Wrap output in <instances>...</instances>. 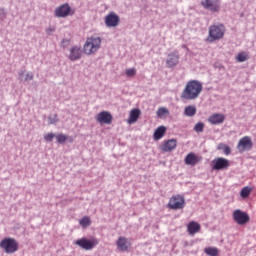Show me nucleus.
<instances>
[{"label":"nucleus","mask_w":256,"mask_h":256,"mask_svg":"<svg viewBox=\"0 0 256 256\" xmlns=\"http://www.w3.org/2000/svg\"><path fill=\"white\" fill-rule=\"evenodd\" d=\"M202 81L198 79H191L187 81V84L181 94V99H198L203 91Z\"/></svg>","instance_id":"obj_1"},{"label":"nucleus","mask_w":256,"mask_h":256,"mask_svg":"<svg viewBox=\"0 0 256 256\" xmlns=\"http://www.w3.org/2000/svg\"><path fill=\"white\" fill-rule=\"evenodd\" d=\"M225 31L226 27L225 25H223V23H218L217 25H210L207 41H209V43H213L214 41H219L220 39H223Z\"/></svg>","instance_id":"obj_2"},{"label":"nucleus","mask_w":256,"mask_h":256,"mask_svg":"<svg viewBox=\"0 0 256 256\" xmlns=\"http://www.w3.org/2000/svg\"><path fill=\"white\" fill-rule=\"evenodd\" d=\"M102 43L101 37H87L83 50L87 55H91L92 53H96L98 49H100Z\"/></svg>","instance_id":"obj_3"},{"label":"nucleus","mask_w":256,"mask_h":256,"mask_svg":"<svg viewBox=\"0 0 256 256\" xmlns=\"http://www.w3.org/2000/svg\"><path fill=\"white\" fill-rule=\"evenodd\" d=\"M0 248H2L6 254H14L19 250V244L15 238H4L0 242Z\"/></svg>","instance_id":"obj_4"},{"label":"nucleus","mask_w":256,"mask_h":256,"mask_svg":"<svg viewBox=\"0 0 256 256\" xmlns=\"http://www.w3.org/2000/svg\"><path fill=\"white\" fill-rule=\"evenodd\" d=\"M185 206L186 200L185 197L182 196L181 194H175L174 196H171L167 204V207L170 210H183Z\"/></svg>","instance_id":"obj_5"},{"label":"nucleus","mask_w":256,"mask_h":256,"mask_svg":"<svg viewBox=\"0 0 256 256\" xmlns=\"http://www.w3.org/2000/svg\"><path fill=\"white\" fill-rule=\"evenodd\" d=\"M75 244L84 250H93L95 246H98L99 240L97 238H92L91 240L88 238H80L79 240H76Z\"/></svg>","instance_id":"obj_6"},{"label":"nucleus","mask_w":256,"mask_h":256,"mask_svg":"<svg viewBox=\"0 0 256 256\" xmlns=\"http://www.w3.org/2000/svg\"><path fill=\"white\" fill-rule=\"evenodd\" d=\"M233 220L236 224L240 226H244L250 222V216L247 212H243L242 210H234L233 212Z\"/></svg>","instance_id":"obj_7"},{"label":"nucleus","mask_w":256,"mask_h":256,"mask_svg":"<svg viewBox=\"0 0 256 256\" xmlns=\"http://www.w3.org/2000/svg\"><path fill=\"white\" fill-rule=\"evenodd\" d=\"M253 142L250 136H244L241 138L237 145V150L241 153L252 150Z\"/></svg>","instance_id":"obj_8"},{"label":"nucleus","mask_w":256,"mask_h":256,"mask_svg":"<svg viewBox=\"0 0 256 256\" xmlns=\"http://www.w3.org/2000/svg\"><path fill=\"white\" fill-rule=\"evenodd\" d=\"M75 11L71 9L69 3H64L55 9V15L57 17H67L68 15H73Z\"/></svg>","instance_id":"obj_9"},{"label":"nucleus","mask_w":256,"mask_h":256,"mask_svg":"<svg viewBox=\"0 0 256 256\" xmlns=\"http://www.w3.org/2000/svg\"><path fill=\"white\" fill-rule=\"evenodd\" d=\"M212 164L213 170H227L229 166H231V163L227 158H215Z\"/></svg>","instance_id":"obj_10"},{"label":"nucleus","mask_w":256,"mask_h":256,"mask_svg":"<svg viewBox=\"0 0 256 256\" xmlns=\"http://www.w3.org/2000/svg\"><path fill=\"white\" fill-rule=\"evenodd\" d=\"M116 246L120 252H128L129 248L132 246V243L129 242L126 236H119L116 242Z\"/></svg>","instance_id":"obj_11"},{"label":"nucleus","mask_w":256,"mask_h":256,"mask_svg":"<svg viewBox=\"0 0 256 256\" xmlns=\"http://www.w3.org/2000/svg\"><path fill=\"white\" fill-rule=\"evenodd\" d=\"M105 23L107 27H117L120 23V17L115 12L108 13L105 16Z\"/></svg>","instance_id":"obj_12"},{"label":"nucleus","mask_w":256,"mask_h":256,"mask_svg":"<svg viewBox=\"0 0 256 256\" xmlns=\"http://www.w3.org/2000/svg\"><path fill=\"white\" fill-rule=\"evenodd\" d=\"M178 141L176 139L165 140L160 146L162 152H172L177 148Z\"/></svg>","instance_id":"obj_13"},{"label":"nucleus","mask_w":256,"mask_h":256,"mask_svg":"<svg viewBox=\"0 0 256 256\" xmlns=\"http://www.w3.org/2000/svg\"><path fill=\"white\" fill-rule=\"evenodd\" d=\"M201 5L205 9H210V11H219L221 8L219 0H203L201 1Z\"/></svg>","instance_id":"obj_14"},{"label":"nucleus","mask_w":256,"mask_h":256,"mask_svg":"<svg viewBox=\"0 0 256 256\" xmlns=\"http://www.w3.org/2000/svg\"><path fill=\"white\" fill-rule=\"evenodd\" d=\"M180 60V55L178 51H172V53L168 54V58L166 59V65L167 67H175V65H178Z\"/></svg>","instance_id":"obj_15"},{"label":"nucleus","mask_w":256,"mask_h":256,"mask_svg":"<svg viewBox=\"0 0 256 256\" xmlns=\"http://www.w3.org/2000/svg\"><path fill=\"white\" fill-rule=\"evenodd\" d=\"M82 49L78 45H74L73 47L70 48V52L68 55V58L71 59L72 61H76L77 59H80L82 57Z\"/></svg>","instance_id":"obj_16"},{"label":"nucleus","mask_w":256,"mask_h":256,"mask_svg":"<svg viewBox=\"0 0 256 256\" xmlns=\"http://www.w3.org/2000/svg\"><path fill=\"white\" fill-rule=\"evenodd\" d=\"M113 116L110 112H100L97 115V122L99 124H112Z\"/></svg>","instance_id":"obj_17"},{"label":"nucleus","mask_w":256,"mask_h":256,"mask_svg":"<svg viewBox=\"0 0 256 256\" xmlns=\"http://www.w3.org/2000/svg\"><path fill=\"white\" fill-rule=\"evenodd\" d=\"M201 160V157L196 156V154H194L193 152H190V154H187L185 158V164H187V166H196L197 164H199V162H201Z\"/></svg>","instance_id":"obj_18"},{"label":"nucleus","mask_w":256,"mask_h":256,"mask_svg":"<svg viewBox=\"0 0 256 256\" xmlns=\"http://www.w3.org/2000/svg\"><path fill=\"white\" fill-rule=\"evenodd\" d=\"M200 230H201V224H199V222H195V221L189 222L187 226L188 234H190L191 236H194L195 234H198Z\"/></svg>","instance_id":"obj_19"},{"label":"nucleus","mask_w":256,"mask_h":256,"mask_svg":"<svg viewBox=\"0 0 256 256\" xmlns=\"http://www.w3.org/2000/svg\"><path fill=\"white\" fill-rule=\"evenodd\" d=\"M208 122L213 125L223 124V122H225V116L224 114H212V116L208 118Z\"/></svg>","instance_id":"obj_20"},{"label":"nucleus","mask_w":256,"mask_h":256,"mask_svg":"<svg viewBox=\"0 0 256 256\" xmlns=\"http://www.w3.org/2000/svg\"><path fill=\"white\" fill-rule=\"evenodd\" d=\"M141 115V110H138V108H134V110H131L129 118H128V124H135L138 122Z\"/></svg>","instance_id":"obj_21"},{"label":"nucleus","mask_w":256,"mask_h":256,"mask_svg":"<svg viewBox=\"0 0 256 256\" xmlns=\"http://www.w3.org/2000/svg\"><path fill=\"white\" fill-rule=\"evenodd\" d=\"M166 132L167 128L165 126H159L154 132V140H161V138H164Z\"/></svg>","instance_id":"obj_22"},{"label":"nucleus","mask_w":256,"mask_h":256,"mask_svg":"<svg viewBox=\"0 0 256 256\" xmlns=\"http://www.w3.org/2000/svg\"><path fill=\"white\" fill-rule=\"evenodd\" d=\"M184 113H185V115H188V117L192 118L193 115H196L197 108H196V106H186Z\"/></svg>","instance_id":"obj_23"},{"label":"nucleus","mask_w":256,"mask_h":256,"mask_svg":"<svg viewBox=\"0 0 256 256\" xmlns=\"http://www.w3.org/2000/svg\"><path fill=\"white\" fill-rule=\"evenodd\" d=\"M79 224L80 226H82V228H87L92 224L91 218L89 216H84L83 218H81V220H79Z\"/></svg>","instance_id":"obj_24"},{"label":"nucleus","mask_w":256,"mask_h":256,"mask_svg":"<svg viewBox=\"0 0 256 256\" xmlns=\"http://www.w3.org/2000/svg\"><path fill=\"white\" fill-rule=\"evenodd\" d=\"M204 252L208 256H219V248L208 247L204 249Z\"/></svg>","instance_id":"obj_25"},{"label":"nucleus","mask_w":256,"mask_h":256,"mask_svg":"<svg viewBox=\"0 0 256 256\" xmlns=\"http://www.w3.org/2000/svg\"><path fill=\"white\" fill-rule=\"evenodd\" d=\"M217 150H222L226 156L231 154V148L226 144H218Z\"/></svg>","instance_id":"obj_26"},{"label":"nucleus","mask_w":256,"mask_h":256,"mask_svg":"<svg viewBox=\"0 0 256 256\" xmlns=\"http://www.w3.org/2000/svg\"><path fill=\"white\" fill-rule=\"evenodd\" d=\"M236 59L237 61H246L247 59H249V55L248 53H246V51H241L236 55Z\"/></svg>","instance_id":"obj_27"},{"label":"nucleus","mask_w":256,"mask_h":256,"mask_svg":"<svg viewBox=\"0 0 256 256\" xmlns=\"http://www.w3.org/2000/svg\"><path fill=\"white\" fill-rule=\"evenodd\" d=\"M252 192V188H249V186H245V188H242L240 194L242 198H248Z\"/></svg>","instance_id":"obj_28"},{"label":"nucleus","mask_w":256,"mask_h":256,"mask_svg":"<svg viewBox=\"0 0 256 256\" xmlns=\"http://www.w3.org/2000/svg\"><path fill=\"white\" fill-rule=\"evenodd\" d=\"M204 129H205V124L203 122H198L194 126V131L197 132V133L204 132Z\"/></svg>","instance_id":"obj_29"},{"label":"nucleus","mask_w":256,"mask_h":256,"mask_svg":"<svg viewBox=\"0 0 256 256\" xmlns=\"http://www.w3.org/2000/svg\"><path fill=\"white\" fill-rule=\"evenodd\" d=\"M56 141L59 144H65V142H67V136H65V134H58V136H56Z\"/></svg>","instance_id":"obj_30"},{"label":"nucleus","mask_w":256,"mask_h":256,"mask_svg":"<svg viewBox=\"0 0 256 256\" xmlns=\"http://www.w3.org/2000/svg\"><path fill=\"white\" fill-rule=\"evenodd\" d=\"M137 73V69L135 67H130L128 69H126V75L128 77H134Z\"/></svg>","instance_id":"obj_31"},{"label":"nucleus","mask_w":256,"mask_h":256,"mask_svg":"<svg viewBox=\"0 0 256 256\" xmlns=\"http://www.w3.org/2000/svg\"><path fill=\"white\" fill-rule=\"evenodd\" d=\"M166 113H169L168 108H159L157 111L158 118H163V115H166Z\"/></svg>","instance_id":"obj_32"},{"label":"nucleus","mask_w":256,"mask_h":256,"mask_svg":"<svg viewBox=\"0 0 256 256\" xmlns=\"http://www.w3.org/2000/svg\"><path fill=\"white\" fill-rule=\"evenodd\" d=\"M48 122H49V124H57V122H59V118H58L57 114H54V116H50L48 118Z\"/></svg>","instance_id":"obj_33"},{"label":"nucleus","mask_w":256,"mask_h":256,"mask_svg":"<svg viewBox=\"0 0 256 256\" xmlns=\"http://www.w3.org/2000/svg\"><path fill=\"white\" fill-rule=\"evenodd\" d=\"M54 138H55V134H53V133L46 134L44 136L45 142H53Z\"/></svg>","instance_id":"obj_34"},{"label":"nucleus","mask_w":256,"mask_h":256,"mask_svg":"<svg viewBox=\"0 0 256 256\" xmlns=\"http://www.w3.org/2000/svg\"><path fill=\"white\" fill-rule=\"evenodd\" d=\"M34 78V74L33 73H27L26 74V79H33Z\"/></svg>","instance_id":"obj_35"},{"label":"nucleus","mask_w":256,"mask_h":256,"mask_svg":"<svg viewBox=\"0 0 256 256\" xmlns=\"http://www.w3.org/2000/svg\"><path fill=\"white\" fill-rule=\"evenodd\" d=\"M51 31H55V29H51V28L47 29V33H50Z\"/></svg>","instance_id":"obj_36"}]
</instances>
